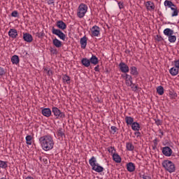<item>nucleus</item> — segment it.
I'll return each instance as SVG.
<instances>
[{"instance_id":"nucleus-1","label":"nucleus","mask_w":179,"mask_h":179,"mask_svg":"<svg viewBox=\"0 0 179 179\" xmlns=\"http://www.w3.org/2000/svg\"><path fill=\"white\" fill-rule=\"evenodd\" d=\"M38 141L43 150H45V152H48V150H52L54 149L55 143L51 135L47 134L39 138Z\"/></svg>"},{"instance_id":"nucleus-2","label":"nucleus","mask_w":179,"mask_h":179,"mask_svg":"<svg viewBox=\"0 0 179 179\" xmlns=\"http://www.w3.org/2000/svg\"><path fill=\"white\" fill-rule=\"evenodd\" d=\"M90 166L92 167V170L96 171V173H103L104 168L100 164H97V159L94 157H92L89 160Z\"/></svg>"},{"instance_id":"nucleus-3","label":"nucleus","mask_w":179,"mask_h":179,"mask_svg":"<svg viewBox=\"0 0 179 179\" xmlns=\"http://www.w3.org/2000/svg\"><path fill=\"white\" fill-rule=\"evenodd\" d=\"M163 33L164 36L168 37V41H169V43H176V41H177V36L174 35V30L166 28L164 30Z\"/></svg>"},{"instance_id":"nucleus-4","label":"nucleus","mask_w":179,"mask_h":179,"mask_svg":"<svg viewBox=\"0 0 179 179\" xmlns=\"http://www.w3.org/2000/svg\"><path fill=\"white\" fill-rule=\"evenodd\" d=\"M162 167L169 173H174L176 171V165L170 160L163 161Z\"/></svg>"},{"instance_id":"nucleus-5","label":"nucleus","mask_w":179,"mask_h":179,"mask_svg":"<svg viewBox=\"0 0 179 179\" xmlns=\"http://www.w3.org/2000/svg\"><path fill=\"white\" fill-rule=\"evenodd\" d=\"M87 5L85 3H80L78 8L77 15L78 17H85V15L87 13Z\"/></svg>"},{"instance_id":"nucleus-6","label":"nucleus","mask_w":179,"mask_h":179,"mask_svg":"<svg viewBox=\"0 0 179 179\" xmlns=\"http://www.w3.org/2000/svg\"><path fill=\"white\" fill-rule=\"evenodd\" d=\"M52 33L55 34V36H57L60 40L65 41V38H66V35L62 32L60 29H55V27L52 28Z\"/></svg>"},{"instance_id":"nucleus-7","label":"nucleus","mask_w":179,"mask_h":179,"mask_svg":"<svg viewBox=\"0 0 179 179\" xmlns=\"http://www.w3.org/2000/svg\"><path fill=\"white\" fill-rule=\"evenodd\" d=\"M101 29L97 25H94L91 28V37H99L100 36Z\"/></svg>"},{"instance_id":"nucleus-8","label":"nucleus","mask_w":179,"mask_h":179,"mask_svg":"<svg viewBox=\"0 0 179 179\" xmlns=\"http://www.w3.org/2000/svg\"><path fill=\"white\" fill-rule=\"evenodd\" d=\"M119 68L120 72H122V73H128V72H129V66L124 62H121L119 64Z\"/></svg>"},{"instance_id":"nucleus-9","label":"nucleus","mask_w":179,"mask_h":179,"mask_svg":"<svg viewBox=\"0 0 179 179\" xmlns=\"http://www.w3.org/2000/svg\"><path fill=\"white\" fill-rule=\"evenodd\" d=\"M162 153L164 156H166V157H170L171 155H173V150L170 148V147H164L162 148Z\"/></svg>"},{"instance_id":"nucleus-10","label":"nucleus","mask_w":179,"mask_h":179,"mask_svg":"<svg viewBox=\"0 0 179 179\" xmlns=\"http://www.w3.org/2000/svg\"><path fill=\"white\" fill-rule=\"evenodd\" d=\"M56 26L58 27L59 30L66 29V24L62 20H58L56 22Z\"/></svg>"},{"instance_id":"nucleus-11","label":"nucleus","mask_w":179,"mask_h":179,"mask_svg":"<svg viewBox=\"0 0 179 179\" xmlns=\"http://www.w3.org/2000/svg\"><path fill=\"white\" fill-rule=\"evenodd\" d=\"M23 40L26 43H31L33 41V36L29 33H23Z\"/></svg>"},{"instance_id":"nucleus-12","label":"nucleus","mask_w":179,"mask_h":179,"mask_svg":"<svg viewBox=\"0 0 179 179\" xmlns=\"http://www.w3.org/2000/svg\"><path fill=\"white\" fill-rule=\"evenodd\" d=\"M8 36L10 37V38H17V30L15 29H10L8 31Z\"/></svg>"},{"instance_id":"nucleus-13","label":"nucleus","mask_w":179,"mask_h":179,"mask_svg":"<svg viewBox=\"0 0 179 179\" xmlns=\"http://www.w3.org/2000/svg\"><path fill=\"white\" fill-rule=\"evenodd\" d=\"M80 44L81 45V48L85 50L86 48V46L87 45V38L86 36H84L83 38L80 40Z\"/></svg>"},{"instance_id":"nucleus-14","label":"nucleus","mask_w":179,"mask_h":179,"mask_svg":"<svg viewBox=\"0 0 179 179\" xmlns=\"http://www.w3.org/2000/svg\"><path fill=\"white\" fill-rule=\"evenodd\" d=\"M145 8L147 10H155V3L152 1H148L145 2Z\"/></svg>"},{"instance_id":"nucleus-15","label":"nucleus","mask_w":179,"mask_h":179,"mask_svg":"<svg viewBox=\"0 0 179 179\" xmlns=\"http://www.w3.org/2000/svg\"><path fill=\"white\" fill-rule=\"evenodd\" d=\"M135 169L136 166L134 163L129 162L127 164V170L129 173H134V171H135Z\"/></svg>"},{"instance_id":"nucleus-16","label":"nucleus","mask_w":179,"mask_h":179,"mask_svg":"<svg viewBox=\"0 0 179 179\" xmlns=\"http://www.w3.org/2000/svg\"><path fill=\"white\" fill-rule=\"evenodd\" d=\"M52 44L56 48H61L62 47V42L57 38L52 40Z\"/></svg>"},{"instance_id":"nucleus-17","label":"nucleus","mask_w":179,"mask_h":179,"mask_svg":"<svg viewBox=\"0 0 179 179\" xmlns=\"http://www.w3.org/2000/svg\"><path fill=\"white\" fill-rule=\"evenodd\" d=\"M11 62L13 65H18L19 62H20V59H19V56L15 55L11 57Z\"/></svg>"},{"instance_id":"nucleus-18","label":"nucleus","mask_w":179,"mask_h":179,"mask_svg":"<svg viewBox=\"0 0 179 179\" xmlns=\"http://www.w3.org/2000/svg\"><path fill=\"white\" fill-rule=\"evenodd\" d=\"M179 69H177L176 66L172 67L169 69V73L172 76H177L178 75Z\"/></svg>"},{"instance_id":"nucleus-19","label":"nucleus","mask_w":179,"mask_h":179,"mask_svg":"<svg viewBox=\"0 0 179 179\" xmlns=\"http://www.w3.org/2000/svg\"><path fill=\"white\" fill-rule=\"evenodd\" d=\"M90 62L93 65H97V64H99V58H97L96 55H92V57L90 59Z\"/></svg>"},{"instance_id":"nucleus-20","label":"nucleus","mask_w":179,"mask_h":179,"mask_svg":"<svg viewBox=\"0 0 179 179\" xmlns=\"http://www.w3.org/2000/svg\"><path fill=\"white\" fill-rule=\"evenodd\" d=\"M81 64L86 68H89V66H90V59L87 58H83L81 60Z\"/></svg>"},{"instance_id":"nucleus-21","label":"nucleus","mask_w":179,"mask_h":179,"mask_svg":"<svg viewBox=\"0 0 179 179\" xmlns=\"http://www.w3.org/2000/svg\"><path fill=\"white\" fill-rule=\"evenodd\" d=\"M164 6H167L168 8H170V9L172 8V7L176 8V5L173 3V2L170 0H166L164 2Z\"/></svg>"},{"instance_id":"nucleus-22","label":"nucleus","mask_w":179,"mask_h":179,"mask_svg":"<svg viewBox=\"0 0 179 179\" xmlns=\"http://www.w3.org/2000/svg\"><path fill=\"white\" fill-rule=\"evenodd\" d=\"M113 162H115V163H121V157L115 153L112 155Z\"/></svg>"},{"instance_id":"nucleus-23","label":"nucleus","mask_w":179,"mask_h":179,"mask_svg":"<svg viewBox=\"0 0 179 179\" xmlns=\"http://www.w3.org/2000/svg\"><path fill=\"white\" fill-rule=\"evenodd\" d=\"M57 135L62 138H65V133L64 131V129L62 128H59L57 129Z\"/></svg>"},{"instance_id":"nucleus-24","label":"nucleus","mask_w":179,"mask_h":179,"mask_svg":"<svg viewBox=\"0 0 179 179\" xmlns=\"http://www.w3.org/2000/svg\"><path fill=\"white\" fill-rule=\"evenodd\" d=\"M124 80L127 86H132V76L129 75L127 76V78L124 79Z\"/></svg>"},{"instance_id":"nucleus-25","label":"nucleus","mask_w":179,"mask_h":179,"mask_svg":"<svg viewBox=\"0 0 179 179\" xmlns=\"http://www.w3.org/2000/svg\"><path fill=\"white\" fill-rule=\"evenodd\" d=\"M169 97L171 100H173V101H176V99H177L178 94L174 91H170L169 92Z\"/></svg>"},{"instance_id":"nucleus-26","label":"nucleus","mask_w":179,"mask_h":179,"mask_svg":"<svg viewBox=\"0 0 179 179\" xmlns=\"http://www.w3.org/2000/svg\"><path fill=\"white\" fill-rule=\"evenodd\" d=\"M140 129H141V126L139 125V123L133 122L131 124V129H133V131H139Z\"/></svg>"},{"instance_id":"nucleus-27","label":"nucleus","mask_w":179,"mask_h":179,"mask_svg":"<svg viewBox=\"0 0 179 179\" xmlns=\"http://www.w3.org/2000/svg\"><path fill=\"white\" fill-rule=\"evenodd\" d=\"M130 71H131V74L136 76L137 75H138L139 73H138V69L136 66H131L130 68Z\"/></svg>"},{"instance_id":"nucleus-28","label":"nucleus","mask_w":179,"mask_h":179,"mask_svg":"<svg viewBox=\"0 0 179 179\" xmlns=\"http://www.w3.org/2000/svg\"><path fill=\"white\" fill-rule=\"evenodd\" d=\"M126 149L129 150V152H132L134 149H135V146L132 145V143H126Z\"/></svg>"},{"instance_id":"nucleus-29","label":"nucleus","mask_w":179,"mask_h":179,"mask_svg":"<svg viewBox=\"0 0 179 179\" xmlns=\"http://www.w3.org/2000/svg\"><path fill=\"white\" fill-rule=\"evenodd\" d=\"M157 92L159 96H163L164 94V88L162 86H159L157 87Z\"/></svg>"},{"instance_id":"nucleus-30","label":"nucleus","mask_w":179,"mask_h":179,"mask_svg":"<svg viewBox=\"0 0 179 179\" xmlns=\"http://www.w3.org/2000/svg\"><path fill=\"white\" fill-rule=\"evenodd\" d=\"M25 140H26V143L27 145H31L32 143V141H33V136H31V135H27L25 138Z\"/></svg>"},{"instance_id":"nucleus-31","label":"nucleus","mask_w":179,"mask_h":179,"mask_svg":"<svg viewBox=\"0 0 179 179\" xmlns=\"http://www.w3.org/2000/svg\"><path fill=\"white\" fill-rule=\"evenodd\" d=\"M125 121L127 125H132V124L134 123V118L131 117L127 116L125 117Z\"/></svg>"},{"instance_id":"nucleus-32","label":"nucleus","mask_w":179,"mask_h":179,"mask_svg":"<svg viewBox=\"0 0 179 179\" xmlns=\"http://www.w3.org/2000/svg\"><path fill=\"white\" fill-rule=\"evenodd\" d=\"M0 168L8 169V162L0 160Z\"/></svg>"},{"instance_id":"nucleus-33","label":"nucleus","mask_w":179,"mask_h":179,"mask_svg":"<svg viewBox=\"0 0 179 179\" xmlns=\"http://www.w3.org/2000/svg\"><path fill=\"white\" fill-rule=\"evenodd\" d=\"M63 80L65 83H67V85H69L71 83V78L66 75H64L63 76Z\"/></svg>"},{"instance_id":"nucleus-34","label":"nucleus","mask_w":179,"mask_h":179,"mask_svg":"<svg viewBox=\"0 0 179 179\" xmlns=\"http://www.w3.org/2000/svg\"><path fill=\"white\" fill-rule=\"evenodd\" d=\"M43 72L46 73L48 76H51V75H52V71H51L48 67L45 68Z\"/></svg>"},{"instance_id":"nucleus-35","label":"nucleus","mask_w":179,"mask_h":179,"mask_svg":"<svg viewBox=\"0 0 179 179\" xmlns=\"http://www.w3.org/2000/svg\"><path fill=\"white\" fill-rule=\"evenodd\" d=\"M107 150H108V152H109V153H111L112 155H115V147H113V146L108 147L107 148Z\"/></svg>"},{"instance_id":"nucleus-36","label":"nucleus","mask_w":179,"mask_h":179,"mask_svg":"<svg viewBox=\"0 0 179 179\" xmlns=\"http://www.w3.org/2000/svg\"><path fill=\"white\" fill-rule=\"evenodd\" d=\"M53 115H55L56 118H62V117H65V115H64L63 113H54Z\"/></svg>"},{"instance_id":"nucleus-37","label":"nucleus","mask_w":179,"mask_h":179,"mask_svg":"<svg viewBox=\"0 0 179 179\" xmlns=\"http://www.w3.org/2000/svg\"><path fill=\"white\" fill-rule=\"evenodd\" d=\"M173 64L175 67H176L178 69H179V59H176L173 62Z\"/></svg>"},{"instance_id":"nucleus-38","label":"nucleus","mask_w":179,"mask_h":179,"mask_svg":"<svg viewBox=\"0 0 179 179\" xmlns=\"http://www.w3.org/2000/svg\"><path fill=\"white\" fill-rule=\"evenodd\" d=\"M178 13H179V11L175 10V11H173V13H171V17H176L178 16Z\"/></svg>"},{"instance_id":"nucleus-39","label":"nucleus","mask_w":179,"mask_h":179,"mask_svg":"<svg viewBox=\"0 0 179 179\" xmlns=\"http://www.w3.org/2000/svg\"><path fill=\"white\" fill-rule=\"evenodd\" d=\"M18 15H19V13H17V10H14V11H13L12 13H11V16H12L13 17H17Z\"/></svg>"},{"instance_id":"nucleus-40","label":"nucleus","mask_w":179,"mask_h":179,"mask_svg":"<svg viewBox=\"0 0 179 179\" xmlns=\"http://www.w3.org/2000/svg\"><path fill=\"white\" fill-rule=\"evenodd\" d=\"M155 124L159 127V125H162V124H163V122L159 119H155Z\"/></svg>"},{"instance_id":"nucleus-41","label":"nucleus","mask_w":179,"mask_h":179,"mask_svg":"<svg viewBox=\"0 0 179 179\" xmlns=\"http://www.w3.org/2000/svg\"><path fill=\"white\" fill-rule=\"evenodd\" d=\"M5 73H6L5 69L0 67V76H3Z\"/></svg>"},{"instance_id":"nucleus-42","label":"nucleus","mask_w":179,"mask_h":179,"mask_svg":"<svg viewBox=\"0 0 179 179\" xmlns=\"http://www.w3.org/2000/svg\"><path fill=\"white\" fill-rule=\"evenodd\" d=\"M41 113H51V109L48 108H43Z\"/></svg>"},{"instance_id":"nucleus-43","label":"nucleus","mask_w":179,"mask_h":179,"mask_svg":"<svg viewBox=\"0 0 179 179\" xmlns=\"http://www.w3.org/2000/svg\"><path fill=\"white\" fill-rule=\"evenodd\" d=\"M117 5H118L120 9H124V3L123 2L119 1L117 3Z\"/></svg>"},{"instance_id":"nucleus-44","label":"nucleus","mask_w":179,"mask_h":179,"mask_svg":"<svg viewBox=\"0 0 179 179\" xmlns=\"http://www.w3.org/2000/svg\"><path fill=\"white\" fill-rule=\"evenodd\" d=\"M52 113H61V111L59 109H58V108L54 107L52 108Z\"/></svg>"},{"instance_id":"nucleus-45","label":"nucleus","mask_w":179,"mask_h":179,"mask_svg":"<svg viewBox=\"0 0 179 179\" xmlns=\"http://www.w3.org/2000/svg\"><path fill=\"white\" fill-rule=\"evenodd\" d=\"M42 114L44 117H51L52 115L51 113H42Z\"/></svg>"},{"instance_id":"nucleus-46","label":"nucleus","mask_w":179,"mask_h":179,"mask_svg":"<svg viewBox=\"0 0 179 179\" xmlns=\"http://www.w3.org/2000/svg\"><path fill=\"white\" fill-rule=\"evenodd\" d=\"M111 131H113V134H115L117 132V127L115 126H112L110 127Z\"/></svg>"},{"instance_id":"nucleus-47","label":"nucleus","mask_w":179,"mask_h":179,"mask_svg":"<svg viewBox=\"0 0 179 179\" xmlns=\"http://www.w3.org/2000/svg\"><path fill=\"white\" fill-rule=\"evenodd\" d=\"M99 71H100V66L97 65L96 67H94L95 72H99Z\"/></svg>"},{"instance_id":"nucleus-48","label":"nucleus","mask_w":179,"mask_h":179,"mask_svg":"<svg viewBox=\"0 0 179 179\" xmlns=\"http://www.w3.org/2000/svg\"><path fill=\"white\" fill-rule=\"evenodd\" d=\"M143 179H152V178L148 175H143Z\"/></svg>"},{"instance_id":"nucleus-49","label":"nucleus","mask_w":179,"mask_h":179,"mask_svg":"<svg viewBox=\"0 0 179 179\" xmlns=\"http://www.w3.org/2000/svg\"><path fill=\"white\" fill-rule=\"evenodd\" d=\"M159 134H161V135H159L160 138H163L164 133L162 131V129L159 130Z\"/></svg>"},{"instance_id":"nucleus-50","label":"nucleus","mask_w":179,"mask_h":179,"mask_svg":"<svg viewBox=\"0 0 179 179\" xmlns=\"http://www.w3.org/2000/svg\"><path fill=\"white\" fill-rule=\"evenodd\" d=\"M127 76H129V75L127 74V73L122 74V78H123L124 79H125L127 78Z\"/></svg>"},{"instance_id":"nucleus-51","label":"nucleus","mask_w":179,"mask_h":179,"mask_svg":"<svg viewBox=\"0 0 179 179\" xmlns=\"http://www.w3.org/2000/svg\"><path fill=\"white\" fill-rule=\"evenodd\" d=\"M171 10H173V12L176 11V10H178V9L177 8V6H176V7H172L171 8Z\"/></svg>"},{"instance_id":"nucleus-52","label":"nucleus","mask_w":179,"mask_h":179,"mask_svg":"<svg viewBox=\"0 0 179 179\" xmlns=\"http://www.w3.org/2000/svg\"><path fill=\"white\" fill-rule=\"evenodd\" d=\"M157 38L158 41H162V40H163V38H162V36H159V35L157 36Z\"/></svg>"},{"instance_id":"nucleus-53","label":"nucleus","mask_w":179,"mask_h":179,"mask_svg":"<svg viewBox=\"0 0 179 179\" xmlns=\"http://www.w3.org/2000/svg\"><path fill=\"white\" fill-rule=\"evenodd\" d=\"M95 101H96V103H101V100L99 99V97L95 98Z\"/></svg>"},{"instance_id":"nucleus-54","label":"nucleus","mask_w":179,"mask_h":179,"mask_svg":"<svg viewBox=\"0 0 179 179\" xmlns=\"http://www.w3.org/2000/svg\"><path fill=\"white\" fill-rule=\"evenodd\" d=\"M134 134L136 135V136H141V132L139 131H136Z\"/></svg>"},{"instance_id":"nucleus-55","label":"nucleus","mask_w":179,"mask_h":179,"mask_svg":"<svg viewBox=\"0 0 179 179\" xmlns=\"http://www.w3.org/2000/svg\"><path fill=\"white\" fill-rule=\"evenodd\" d=\"M24 179H34V178H33L31 176H27Z\"/></svg>"},{"instance_id":"nucleus-56","label":"nucleus","mask_w":179,"mask_h":179,"mask_svg":"<svg viewBox=\"0 0 179 179\" xmlns=\"http://www.w3.org/2000/svg\"><path fill=\"white\" fill-rule=\"evenodd\" d=\"M0 179H6V178H0Z\"/></svg>"},{"instance_id":"nucleus-57","label":"nucleus","mask_w":179,"mask_h":179,"mask_svg":"<svg viewBox=\"0 0 179 179\" xmlns=\"http://www.w3.org/2000/svg\"><path fill=\"white\" fill-rule=\"evenodd\" d=\"M49 1H54V0H49Z\"/></svg>"}]
</instances>
